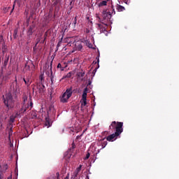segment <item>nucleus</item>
<instances>
[{"mask_svg":"<svg viewBox=\"0 0 179 179\" xmlns=\"http://www.w3.org/2000/svg\"><path fill=\"white\" fill-rule=\"evenodd\" d=\"M122 132H124V129L122 128V124L119 123L118 126L116 127V131L115 134H110L108 136L106 137V139L108 142H114V141H115V139H117V138H118V136H120V134H122Z\"/></svg>","mask_w":179,"mask_h":179,"instance_id":"f257e3e1","label":"nucleus"},{"mask_svg":"<svg viewBox=\"0 0 179 179\" xmlns=\"http://www.w3.org/2000/svg\"><path fill=\"white\" fill-rule=\"evenodd\" d=\"M3 101L8 108H13L15 101L11 93H8L5 96H3Z\"/></svg>","mask_w":179,"mask_h":179,"instance_id":"f03ea898","label":"nucleus"},{"mask_svg":"<svg viewBox=\"0 0 179 179\" xmlns=\"http://www.w3.org/2000/svg\"><path fill=\"white\" fill-rule=\"evenodd\" d=\"M73 89L72 87L70 88H68L66 92L62 95L60 97V101L62 103H68V100L71 99V96H72V92Z\"/></svg>","mask_w":179,"mask_h":179,"instance_id":"7ed1b4c3","label":"nucleus"},{"mask_svg":"<svg viewBox=\"0 0 179 179\" xmlns=\"http://www.w3.org/2000/svg\"><path fill=\"white\" fill-rule=\"evenodd\" d=\"M29 110H31V108H33V102H31L30 105H29V104L26 105V104L23 103V106L22 107V108L20 109V113L21 114H23V113H26V111H27V110H29Z\"/></svg>","mask_w":179,"mask_h":179,"instance_id":"20e7f679","label":"nucleus"},{"mask_svg":"<svg viewBox=\"0 0 179 179\" xmlns=\"http://www.w3.org/2000/svg\"><path fill=\"white\" fill-rule=\"evenodd\" d=\"M102 17L103 20H110L111 19V13L108 10H103Z\"/></svg>","mask_w":179,"mask_h":179,"instance_id":"39448f33","label":"nucleus"},{"mask_svg":"<svg viewBox=\"0 0 179 179\" xmlns=\"http://www.w3.org/2000/svg\"><path fill=\"white\" fill-rule=\"evenodd\" d=\"M106 27H107V24H104L103 23L96 24V29L97 30H99L100 33H107Z\"/></svg>","mask_w":179,"mask_h":179,"instance_id":"423d86ee","label":"nucleus"},{"mask_svg":"<svg viewBox=\"0 0 179 179\" xmlns=\"http://www.w3.org/2000/svg\"><path fill=\"white\" fill-rule=\"evenodd\" d=\"M36 31V25H30L27 31V37L29 38L33 36V34Z\"/></svg>","mask_w":179,"mask_h":179,"instance_id":"0eeeda50","label":"nucleus"},{"mask_svg":"<svg viewBox=\"0 0 179 179\" xmlns=\"http://www.w3.org/2000/svg\"><path fill=\"white\" fill-rule=\"evenodd\" d=\"M119 124H122V127H124V122L113 121L111 122L110 125L109 126V129H111V127H112V129H115V132H116L117 127H118Z\"/></svg>","mask_w":179,"mask_h":179,"instance_id":"6e6552de","label":"nucleus"},{"mask_svg":"<svg viewBox=\"0 0 179 179\" xmlns=\"http://www.w3.org/2000/svg\"><path fill=\"white\" fill-rule=\"evenodd\" d=\"M73 43H75L74 50L76 51H81L82 48H83V45H82V41H74Z\"/></svg>","mask_w":179,"mask_h":179,"instance_id":"1a4fd4ad","label":"nucleus"},{"mask_svg":"<svg viewBox=\"0 0 179 179\" xmlns=\"http://www.w3.org/2000/svg\"><path fill=\"white\" fill-rule=\"evenodd\" d=\"M81 170H82V165H80L79 167H78L76 169V171L71 174V178L78 179V176L79 175V173H80Z\"/></svg>","mask_w":179,"mask_h":179,"instance_id":"9d476101","label":"nucleus"},{"mask_svg":"<svg viewBox=\"0 0 179 179\" xmlns=\"http://www.w3.org/2000/svg\"><path fill=\"white\" fill-rule=\"evenodd\" d=\"M36 89L38 90L37 92L41 94L45 92V86H44L43 84H37Z\"/></svg>","mask_w":179,"mask_h":179,"instance_id":"9b49d317","label":"nucleus"},{"mask_svg":"<svg viewBox=\"0 0 179 179\" xmlns=\"http://www.w3.org/2000/svg\"><path fill=\"white\" fill-rule=\"evenodd\" d=\"M87 98H82L80 103H81V108L82 110H83V108H85V107H86V105L87 104V102L86 101Z\"/></svg>","mask_w":179,"mask_h":179,"instance_id":"f8f14e48","label":"nucleus"},{"mask_svg":"<svg viewBox=\"0 0 179 179\" xmlns=\"http://www.w3.org/2000/svg\"><path fill=\"white\" fill-rule=\"evenodd\" d=\"M116 9H117V12H124V10H125V7H124L120 4H117Z\"/></svg>","mask_w":179,"mask_h":179,"instance_id":"ddd939ff","label":"nucleus"},{"mask_svg":"<svg viewBox=\"0 0 179 179\" xmlns=\"http://www.w3.org/2000/svg\"><path fill=\"white\" fill-rule=\"evenodd\" d=\"M10 73H7L3 77V80H5V82H8L10 79Z\"/></svg>","mask_w":179,"mask_h":179,"instance_id":"4468645a","label":"nucleus"},{"mask_svg":"<svg viewBox=\"0 0 179 179\" xmlns=\"http://www.w3.org/2000/svg\"><path fill=\"white\" fill-rule=\"evenodd\" d=\"M8 62H9V56L6 55L4 62H3V66H6V65H8Z\"/></svg>","mask_w":179,"mask_h":179,"instance_id":"2eb2a0df","label":"nucleus"},{"mask_svg":"<svg viewBox=\"0 0 179 179\" xmlns=\"http://www.w3.org/2000/svg\"><path fill=\"white\" fill-rule=\"evenodd\" d=\"M85 45L88 47V48H93V44L90 43V41H85Z\"/></svg>","mask_w":179,"mask_h":179,"instance_id":"dca6fc26","label":"nucleus"},{"mask_svg":"<svg viewBox=\"0 0 179 179\" xmlns=\"http://www.w3.org/2000/svg\"><path fill=\"white\" fill-rule=\"evenodd\" d=\"M66 78H72V72L68 73L66 76H63L62 79H66Z\"/></svg>","mask_w":179,"mask_h":179,"instance_id":"f3484780","label":"nucleus"},{"mask_svg":"<svg viewBox=\"0 0 179 179\" xmlns=\"http://www.w3.org/2000/svg\"><path fill=\"white\" fill-rule=\"evenodd\" d=\"M19 31V29L17 28H16L15 30H14V33H13V37L14 38H16L17 37V33Z\"/></svg>","mask_w":179,"mask_h":179,"instance_id":"a211bd4d","label":"nucleus"},{"mask_svg":"<svg viewBox=\"0 0 179 179\" xmlns=\"http://www.w3.org/2000/svg\"><path fill=\"white\" fill-rule=\"evenodd\" d=\"M45 127H47V128H50V127L51 126L50 123V120L48 119H45Z\"/></svg>","mask_w":179,"mask_h":179,"instance_id":"6ab92c4d","label":"nucleus"},{"mask_svg":"<svg viewBox=\"0 0 179 179\" xmlns=\"http://www.w3.org/2000/svg\"><path fill=\"white\" fill-rule=\"evenodd\" d=\"M62 44V38L59 40V41L58 42V43L57 45V51H58V48H59V47H61Z\"/></svg>","mask_w":179,"mask_h":179,"instance_id":"aec40b11","label":"nucleus"},{"mask_svg":"<svg viewBox=\"0 0 179 179\" xmlns=\"http://www.w3.org/2000/svg\"><path fill=\"white\" fill-rule=\"evenodd\" d=\"M23 80L27 86H30V80H26V78H23Z\"/></svg>","mask_w":179,"mask_h":179,"instance_id":"412c9836","label":"nucleus"},{"mask_svg":"<svg viewBox=\"0 0 179 179\" xmlns=\"http://www.w3.org/2000/svg\"><path fill=\"white\" fill-rule=\"evenodd\" d=\"M78 16H76L75 17H74V21H73V27H76V23H77V22H78Z\"/></svg>","mask_w":179,"mask_h":179,"instance_id":"4be33fe9","label":"nucleus"},{"mask_svg":"<svg viewBox=\"0 0 179 179\" xmlns=\"http://www.w3.org/2000/svg\"><path fill=\"white\" fill-rule=\"evenodd\" d=\"M38 43H40V39L38 40V41L35 44V46L33 48V52H36V50H37V48H36V47H37V44H38Z\"/></svg>","mask_w":179,"mask_h":179,"instance_id":"5701e85b","label":"nucleus"},{"mask_svg":"<svg viewBox=\"0 0 179 179\" xmlns=\"http://www.w3.org/2000/svg\"><path fill=\"white\" fill-rule=\"evenodd\" d=\"M87 92L86 91H83L82 98L87 99Z\"/></svg>","mask_w":179,"mask_h":179,"instance_id":"b1692460","label":"nucleus"},{"mask_svg":"<svg viewBox=\"0 0 179 179\" xmlns=\"http://www.w3.org/2000/svg\"><path fill=\"white\" fill-rule=\"evenodd\" d=\"M83 76H85V72H79L78 73V78H83Z\"/></svg>","mask_w":179,"mask_h":179,"instance_id":"393cba45","label":"nucleus"},{"mask_svg":"<svg viewBox=\"0 0 179 179\" xmlns=\"http://www.w3.org/2000/svg\"><path fill=\"white\" fill-rule=\"evenodd\" d=\"M106 146H107V141H103V143H101L102 149H104V148H106Z\"/></svg>","mask_w":179,"mask_h":179,"instance_id":"a878e982","label":"nucleus"},{"mask_svg":"<svg viewBox=\"0 0 179 179\" xmlns=\"http://www.w3.org/2000/svg\"><path fill=\"white\" fill-rule=\"evenodd\" d=\"M47 36H48V31H47L45 34H44V40L43 41H41V43H44V41H45V38H47Z\"/></svg>","mask_w":179,"mask_h":179,"instance_id":"bb28decb","label":"nucleus"},{"mask_svg":"<svg viewBox=\"0 0 179 179\" xmlns=\"http://www.w3.org/2000/svg\"><path fill=\"white\" fill-rule=\"evenodd\" d=\"M89 157H90V153L87 152L85 157V160H87V159H89Z\"/></svg>","mask_w":179,"mask_h":179,"instance_id":"cd10ccee","label":"nucleus"},{"mask_svg":"<svg viewBox=\"0 0 179 179\" xmlns=\"http://www.w3.org/2000/svg\"><path fill=\"white\" fill-rule=\"evenodd\" d=\"M123 2H124V3L127 5H129L131 0H123Z\"/></svg>","mask_w":179,"mask_h":179,"instance_id":"c85d7f7f","label":"nucleus"},{"mask_svg":"<svg viewBox=\"0 0 179 179\" xmlns=\"http://www.w3.org/2000/svg\"><path fill=\"white\" fill-rule=\"evenodd\" d=\"M51 85H54V76H51Z\"/></svg>","mask_w":179,"mask_h":179,"instance_id":"c756f323","label":"nucleus"},{"mask_svg":"<svg viewBox=\"0 0 179 179\" xmlns=\"http://www.w3.org/2000/svg\"><path fill=\"white\" fill-rule=\"evenodd\" d=\"M23 100H24V103L27 101V96H23Z\"/></svg>","mask_w":179,"mask_h":179,"instance_id":"7c9ffc66","label":"nucleus"},{"mask_svg":"<svg viewBox=\"0 0 179 179\" xmlns=\"http://www.w3.org/2000/svg\"><path fill=\"white\" fill-rule=\"evenodd\" d=\"M31 116H32V118H33V119L37 118V115H36V113L32 114Z\"/></svg>","mask_w":179,"mask_h":179,"instance_id":"2f4dec72","label":"nucleus"},{"mask_svg":"<svg viewBox=\"0 0 179 179\" xmlns=\"http://www.w3.org/2000/svg\"><path fill=\"white\" fill-rule=\"evenodd\" d=\"M90 85H92V80H90V79H89V80H88L87 86H90Z\"/></svg>","mask_w":179,"mask_h":179,"instance_id":"473e14b6","label":"nucleus"},{"mask_svg":"<svg viewBox=\"0 0 179 179\" xmlns=\"http://www.w3.org/2000/svg\"><path fill=\"white\" fill-rule=\"evenodd\" d=\"M0 179H3V175L0 172Z\"/></svg>","mask_w":179,"mask_h":179,"instance_id":"72a5a7b5","label":"nucleus"},{"mask_svg":"<svg viewBox=\"0 0 179 179\" xmlns=\"http://www.w3.org/2000/svg\"><path fill=\"white\" fill-rule=\"evenodd\" d=\"M57 68H62V65L61 64V63L58 64Z\"/></svg>","mask_w":179,"mask_h":179,"instance_id":"f704fd0d","label":"nucleus"},{"mask_svg":"<svg viewBox=\"0 0 179 179\" xmlns=\"http://www.w3.org/2000/svg\"><path fill=\"white\" fill-rule=\"evenodd\" d=\"M75 148H76L75 143L73 142V143H72V149H75Z\"/></svg>","mask_w":179,"mask_h":179,"instance_id":"c9c22d12","label":"nucleus"},{"mask_svg":"<svg viewBox=\"0 0 179 179\" xmlns=\"http://www.w3.org/2000/svg\"><path fill=\"white\" fill-rule=\"evenodd\" d=\"M1 43H2V45H3V44H5V42H3V40L2 39V38L0 39Z\"/></svg>","mask_w":179,"mask_h":179,"instance_id":"e433bc0d","label":"nucleus"},{"mask_svg":"<svg viewBox=\"0 0 179 179\" xmlns=\"http://www.w3.org/2000/svg\"><path fill=\"white\" fill-rule=\"evenodd\" d=\"M56 177H57V179L59 178V173L58 172L56 173Z\"/></svg>","mask_w":179,"mask_h":179,"instance_id":"4c0bfd02","label":"nucleus"},{"mask_svg":"<svg viewBox=\"0 0 179 179\" xmlns=\"http://www.w3.org/2000/svg\"><path fill=\"white\" fill-rule=\"evenodd\" d=\"M14 9H15V5H13V8H12V10L10 11V13H12V12H13Z\"/></svg>","mask_w":179,"mask_h":179,"instance_id":"58836bf2","label":"nucleus"},{"mask_svg":"<svg viewBox=\"0 0 179 179\" xmlns=\"http://www.w3.org/2000/svg\"><path fill=\"white\" fill-rule=\"evenodd\" d=\"M64 179H69V173L67 174V176Z\"/></svg>","mask_w":179,"mask_h":179,"instance_id":"ea45409f","label":"nucleus"},{"mask_svg":"<svg viewBox=\"0 0 179 179\" xmlns=\"http://www.w3.org/2000/svg\"><path fill=\"white\" fill-rule=\"evenodd\" d=\"M10 121H11L12 122H13V121H15V119L10 117Z\"/></svg>","mask_w":179,"mask_h":179,"instance_id":"a19ab883","label":"nucleus"},{"mask_svg":"<svg viewBox=\"0 0 179 179\" xmlns=\"http://www.w3.org/2000/svg\"><path fill=\"white\" fill-rule=\"evenodd\" d=\"M113 12H112V14L113 13V15H115V10L114 9H113Z\"/></svg>","mask_w":179,"mask_h":179,"instance_id":"79ce46f5","label":"nucleus"},{"mask_svg":"<svg viewBox=\"0 0 179 179\" xmlns=\"http://www.w3.org/2000/svg\"><path fill=\"white\" fill-rule=\"evenodd\" d=\"M84 92H87V87H85V88L84 89Z\"/></svg>","mask_w":179,"mask_h":179,"instance_id":"37998d69","label":"nucleus"},{"mask_svg":"<svg viewBox=\"0 0 179 179\" xmlns=\"http://www.w3.org/2000/svg\"><path fill=\"white\" fill-rule=\"evenodd\" d=\"M15 83H17V79H16V76H15Z\"/></svg>","mask_w":179,"mask_h":179,"instance_id":"c03bdc74","label":"nucleus"},{"mask_svg":"<svg viewBox=\"0 0 179 179\" xmlns=\"http://www.w3.org/2000/svg\"><path fill=\"white\" fill-rule=\"evenodd\" d=\"M72 2H75V0H73V1L70 3V5H72Z\"/></svg>","mask_w":179,"mask_h":179,"instance_id":"a18cd8bd","label":"nucleus"},{"mask_svg":"<svg viewBox=\"0 0 179 179\" xmlns=\"http://www.w3.org/2000/svg\"><path fill=\"white\" fill-rule=\"evenodd\" d=\"M85 179H89V176H87Z\"/></svg>","mask_w":179,"mask_h":179,"instance_id":"49530a36","label":"nucleus"},{"mask_svg":"<svg viewBox=\"0 0 179 179\" xmlns=\"http://www.w3.org/2000/svg\"><path fill=\"white\" fill-rule=\"evenodd\" d=\"M41 80H43V77H40Z\"/></svg>","mask_w":179,"mask_h":179,"instance_id":"de8ad7c7","label":"nucleus"},{"mask_svg":"<svg viewBox=\"0 0 179 179\" xmlns=\"http://www.w3.org/2000/svg\"><path fill=\"white\" fill-rule=\"evenodd\" d=\"M25 13H26L27 15H29V13H28V12L26 13V11H25Z\"/></svg>","mask_w":179,"mask_h":179,"instance_id":"09e8293b","label":"nucleus"},{"mask_svg":"<svg viewBox=\"0 0 179 179\" xmlns=\"http://www.w3.org/2000/svg\"><path fill=\"white\" fill-rule=\"evenodd\" d=\"M97 69H98L97 67H96V68H95L94 71H97Z\"/></svg>","mask_w":179,"mask_h":179,"instance_id":"8fccbe9b","label":"nucleus"},{"mask_svg":"<svg viewBox=\"0 0 179 179\" xmlns=\"http://www.w3.org/2000/svg\"><path fill=\"white\" fill-rule=\"evenodd\" d=\"M8 179H12V178H9V177H8Z\"/></svg>","mask_w":179,"mask_h":179,"instance_id":"3c124183","label":"nucleus"},{"mask_svg":"<svg viewBox=\"0 0 179 179\" xmlns=\"http://www.w3.org/2000/svg\"><path fill=\"white\" fill-rule=\"evenodd\" d=\"M87 33H89V31H88V30H87Z\"/></svg>","mask_w":179,"mask_h":179,"instance_id":"603ef678","label":"nucleus"},{"mask_svg":"<svg viewBox=\"0 0 179 179\" xmlns=\"http://www.w3.org/2000/svg\"><path fill=\"white\" fill-rule=\"evenodd\" d=\"M24 2H26V1H27V0H24Z\"/></svg>","mask_w":179,"mask_h":179,"instance_id":"864d4df0","label":"nucleus"},{"mask_svg":"<svg viewBox=\"0 0 179 179\" xmlns=\"http://www.w3.org/2000/svg\"><path fill=\"white\" fill-rule=\"evenodd\" d=\"M69 43H72V41H70Z\"/></svg>","mask_w":179,"mask_h":179,"instance_id":"5fc2aeb1","label":"nucleus"},{"mask_svg":"<svg viewBox=\"0 0 179 179\" xmlns=\"http://www.w3.org/2000/svg\"><path fill=\"white\" fill-rule=\"evenodd\" d=\"M33 90L34 91V88H33Z\"/></svg>","mask_w":179,"mask_h":179,"instance_id":"6e6d98bb","label":"nucleus"},{"mask_svg":"<svg viewBox=\"0 0 179 179\" xmlns=\"http://www.w3.org/2000/svg\"><path fill=\"white\" fill-rule=\"evenodd\" d=\"M98 62H99V59H98Z\"/></svg>","mask_w":179,"mask_h":179,"instance_id":"4d7b16f0","label":"nucleus"}]
</instances>
